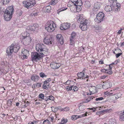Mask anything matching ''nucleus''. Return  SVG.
Here are the masks:
<instances>
[{
  "instance_id": "37998d69",
  "label": "nucleus",
  "mask_w": 124,
  "mask_h": 124,
  "mask_svg": "<svg viewBox=\"0 0 124 124\" xmlns=\"http://www.w3.org/2000/svg\"><path fill=\"white\" fill-rule=\"evenodd\" d=\"M42 124H50V121L47 119L44 121Z\"/></svg>"
},
{
  "instance_id": "f257e3e1",
  "label": "nucleus",
  "mask_w": 124,
  "mask_h": 124,
  "mask_svg": "<svg viewBox=\"0 0 124 124\" xmlns=\"http://www.w3.org/2000/svg\"><path fill=\"white\" fill-rule=\"evenodd\" d=\"M14 8L10 6L6 9L5 12L4 14V19L7 21H10L12 17Z\"/></svg>"
},
{
  "instance_id": "c03bdc74",
  "label": "nucleus",
  "mask_w": 124,
  "mask_h": 124,
  "mask_svg": "<svg viewBox=\"0 0 124 124\" xmlns=\"http://www.w3.org/2000/svg\"><path fill=\"white\" fill-rule=\"evenodd\" d=\"M23 82L26 83H30L31 82V80L30 79H24L23 80Z\"/></svg>"
},
{
  "instance_id": "aec40b11",
  "label": "nucleus",
  "mask_w": 124,
  "mask_h": 124,
  "mask_svg": "<svg viewBox=\"0 0 124 124\" xmlns=\"http://www.w3.org/2000/svg\"><path fill=\"white\" fill-rule=\"evenodd\" d=\"M77 18L78 19L77 21L79 23H81L84 21L85 20V19L83 18L82 14L78 15L77 17Z\"/></svg>"
},
{
  "instance_id": "09e8293b",
  "label": "nucleus",
  "mask_w": 124,
  "mask_h": 124,
  "mask_svg": "<svg viewBox=\"0 0 124 124\" xmlns=\"http://www.w3.org/2000/svg\"><path fill=\"white\" fill-rule=\"evenodd\" d=\"M87 116L86 114H84L82 115H80V116L77 115V116H78V118H81L82 117L84 116Z\"/></svg>"
},
{
  "instance_id": "f3484780",
  "label": "nucleus",
  "mask_w": 124,
  "mask_h": 124,
  "mask_svg": "<svg viewBox=\"0 0 124 124\" xmlns=\"http://www.w3.org/2000/svg\"><path fill=\"white\" fill-rule=\"evenodd\" d=\"M14 46H13V52L14 53H16L19 49L20 47L18 44H13Z\"/></svg>"
},
{
  "instance_id": "7c9ffc66",
  "label": "nucleus",
  "mask_w": 124,
  "mask_h": 124,
  "mask_svg": "<svg viewBox=\"0 0 124 124\" xmlns=\"http://www.w3.org/2000/svg\"><path fill=\"white\" fill-rule=\"evenodd\" d=\"M22 35L23 38L26 37L28 36V35L29 36L30 34L29 33H28L27 32H24L22 33Z\"/></svg>"
},
{
  "instance_id": "f03ea898",
  "label": "nucleus",
  "mask_w": 124,
  "mask_h": 124,
  "mask_svg": "<svg viewBox=\"0 0 124 124\" xmlns=\"http://www.w3.org/2000/svg\"><path fill=\"white\" fill-rule=\"evenodd\" d=\"M36 49L38 53L41 54H44L47 51V49L43 44H37L36 45Z\"/></svg>"
},
{
  "instance_id": "ea45409f",
  "label": "nucleus",
  "mask_w": 124,
  "mask_h": 124,
  "mask_svg": "<svg viewBox=\"0 0 124 124\" xmlns=\"http://www.w3.org/2000/svg\"><path fill=\"white\" fill-rule=\"evenodd\" d=\"M44 95L43 93L39 94V98L41 99H44Z\"/></svg>"
},
{
  "instance_id": "4468645a",
  "label": "nucleus",
  "mask_w": 124,
  "mask_h": 124,
  "mask_svg": "<svg viewBox=\"0 0 124 124\" xmlns=\"http://www.w3.org/2000/svg\"><path fill=\"white\" fill-rule=\"evenodd\" d=\"M52 38H48L46 37L44 39L43 42L45 44L47 45H50L52 44L51 41Z\"/></svg>"
},
{
  "instance_id": "603ef678",
  "label": "nucleus",
  "mask_w": 124,
  "mask_h": 124,
  "mask_svg": "<svg viewBox=\"0 0 124 124\" xmlns=\"http://www.w3.org/2000/svg\"><path fill=\"white\" fill-rule=\"evenodd\" d=\"M73 81H71L70 80H68L66 82V85H70V82H73Z\"/></svg>"
},
{
  "instance_id": "f8f14e48",
  "label": "nucleus",
  "mask_w": 124,
  "mask_h": 124,
  "mask_svg": "<svg viewBox=\"0 0 124 124\" xmlns=\"http://www.w3.org/2000/svg\"><path fill=\"white\" fill-rule=\"evenodd\" d=\"M116 1L113 2L110 4V5L113 6L114 9H115L116 11H117L118 8L120 7V5L119 3H116Z\"/></svg>"
},
{
  "instance_id": "2eb2a0df",
  "label": "nucleus",
  "mask_w": 124,
  "mask_h": 124,
  "mask_svg": "<svg viewBox=\"0 0 124 124\" xmlns=\"http://www.w3.org/2000/svg\"><path fill=\"white\" fill-rule=\"evenodd\" d=\"M39 79V77L36 74H33L31 76V79L34 82L38 81Z\"/></svg>"
},
{
  "instance_id": "a18cd8bd",
  "label": "nucleus",
  "mask_w": 124,
  "mask_h": 124,
  "mask_svg": "<svg viewBox=\"0 0 124 124\" xmlns=\"http://www.w3.org/2000/svg\"><path fill=\"white\" fill-rule=\"evenodd\" d=\"M7 105L8 106H10L12 105V102L10 100L8 101L7 103Z\"/></svg>"
},
{
  "instance_id": "13d9d810",
  "label": "nucleus",
  "mask_w": 124,
  "mask_h": 124,
  "mask_svg": "<svg viewBox=\"0 0 124 124\" xmlns=\"http://www.w3.org/2000/svg\"><path fill=\"white\" fill-rule=\"evenodd\" d=\"M107 111L106 110H103L101 111H100L99 112H98V113H103L104 112H106Z\"/></svg>"
},
{
  "instance_id": "20e7f679",
  "label": "nucleus",
  "mask_w": 124,
  "mask_h": 124,
  "mask_svg": "<svg viewBox=\"0 0 124 124\" xmlns=\"http://www.w3.org/2000/svg\"><path fill=\"white\" fill-rule=\"evenodd\" d=\"M38 53L36 52H32L31 54V59L33 61H37L42 57L43 55L44 54H41Z\"/></svg>"
},
{
  "instance_id": "a19ab883",
  "label": "nucleus",
  "mask_w": 124,
  "mask_h": 124,
  "mask_svg": "<svg viewBox=\"0 0 124 124\" xmlns=\"http://www.w3.org/2000/svg\"><path fill=\"white\" fill-rule=\"evenodd\" d=\"M93 98H95V97L93 96H89L86 99L88 102L92 100L93 99Z\"/></svg>"
},
{
  "instance_id": "2f4dec72",
  "label": "nucleus",
  "mask_w": 124,
  "mask_h": 124,
  "mask_svg": "<svg viewBox=\"0 0 124 124\" xmlns=\"http://www.w3.org/2000/svg\"><path fill=\"white\" fill-rule=\"evenodd\" d=\"M68 120L66 118H62L61 123L62 124H65L67 122Z\"/></svg>"
},
{
  "instance_id": "72a5a7b5",
  "label": "nucleus",
  "mask_w": 124,
  "mask_h": 124,
  "mask_svg": "<svg viewBox=\"0 0 124 124\" xmlns=\"http://www.w3.org/2000/svg\"><path fill=\"white\" fill-rule=\"evenodd\" d=\"M51 6L49 5L47 6L46 7V11L47 12H50L51 9Z\"/></svg>"
},
{
  "instance_id": "4c0bfd02",
  "label": "nucleus",
  "mask_w": 124,
  "mask_h": 124,
  "mask_svg": "<svg viewBox=\"0 0 124 124\" xmlns=\"http://www.w3.org/2000/svg\"><path fill=\"white\" fill-rule=\"evenodd\" d=\"M110 83L107 82L105 84V86H106V88L108 89L110 87Z\"/></svg>"
},
{
  "instance_id": "a878e982",
  "label": "nucleus",
  "mask_w": 124,
  "mask_h": 124,
  "mask_svg": "<svg viewBox=\"0 0 124 124\" xmlns=\"http://www.w3.org/2000/svg\"><path fill=\"white\" fill-rule=\"evenodd\" d=\"M109 124H116L117 122L115 119H110L109 121Z\"/></svg>"
},
{
  "instance_id": "39448f33",
  "label": "nucleus",
  "mask_w": 124,
  "mask_h": 124,
  "mask_svg": "<svg viewBox=\"0 0 124 124\" xmlns=\"http://www.w3.org/2000/svg\"><path fill=\"white\" fill-rule=\"evenodd\" d=\"M94 20L96 22L99 23L104 20L105 15L103 12H101L97 14Z\"/></svg>"
},
{
  "instance_id": "6ab92c4d",
  "label": "nucleus",
  "mask_w": 124,
  "mask_h": 124,
  "mask_svg": "<svg viewBox=\"0 0 124 124\" xmlns=\"http://www.w3.org/2000/svg\"><path fill=\"white\" fill-rule=\"evenodd\" d=\"M114 9L113 6L111 5H106L105 8V10L107 12L110 11Z\"/></svg>"
},
{
  "instance_id": "9d476101",
  "label": "nucleus",
  "mask_w": 124,
  "mask_h": 124,
  "mask_svg": "<svg viewBox=\"0 0 124 124\" xmlns=\"http://www.w3.org/2000/svg\"><path fill=\"white\" fill-rule=\"evenodd\" d=\"M31 39L30 36H28L23 39V43L25 45H26L31 42Z\"/></svg>"
},
{
  "instance_id": "1a4fd4ad",
  "label": "nucleus",
  "mask_w": 124,
  "mask_h": 124,
  "mask_svg": "<svg viewBox=\"0 0 124 124\" xmlns=\"http://www.w3.org/2000/svg\"><path fill=\"white\" fill-rule=\"evenodd\" d=\"M39 26V25L37 23H36L33 24V26L30 25L27 27L28 29L32 31H35L38 29Z\"/></svg>"
},
{
  "instance_id": "3c124183",
  "label": "nucleus",
  "mask_w": 124,
  "mask_h": 124,
  "mask_svg": "<svg viewBox=\"0 0 124 124\" xmlns=\"http://www.w3.org/2000/svg\"><path fill=\"white\" fill-rule=\"evenodd\" d=\"M107 71L106 72V73L108 74L111 75L112 73V71L111 70H106Z\"/></svg>"
},
{
  "instance_id": "5701e85b",
  "label": "nucleus",
  "mask_w": 124,
  "mask_h": 124,
  "mask_svg": "<svg viewBox=\"0 0 124 124\" xmlns=\"http://www.w3.org/2000/svg\"><path fill=\"white\" fill-rule=\"evenodd\" d=\"M79 27L83 31H85L87 28V25L83 26V25H82V24H80Z\"/></svg>"
},
{
  "instance_id": "ddd939ff",
  "label": "nucleus",
  "mask_w": 124,
  "mask_h": 124,
  "mask_svg": "<svg viewBox=\"0 0 124 124\" xmlns=\"http://www.w3.org/2000/svg\"><path fill=\"white\" fill-rule=\"evenodd\" d=\"M76 36V33L74 32H72L71 34V37L70 38V45H73L74 44V40Z\"/></svg>"
},
{
  "instance_id": "c9c22d12",
  "label": "nucleus",
  "mask_w": 124,
  "mask_h": 124,
  "mask_svg": "<svg viewBox=\"0 0 124 124\" xmlns=\"http://www.w3.org/2000/svg\"><path fill=\"white\" fill-rule=\"evenodd\" d=\"M88 22V21L87 20H85L84 21L80 23V24L83 25V26L85 25H87V24Z\"/></svg>"
},
{
  "instance_id": "6e6d98bb",
  "label": "nucleus",
  "mask_w": 124,
  "mask_h": 124,
  "mask_svg": "<svg viewBox=\"0 0 124 124\" xmlns=\"http://www.w3.org/2000/svg\"><path fill=\"white\" fill-rule=\"evenodd\" d=\"M122 54V53H119L117 54H116V58H118V57Z\"/></svg>"
},
{
  "instance_id": "a211bd4d",
  "label": "nucleus",
  "mask_w": 124,
  "mask_h": 124,
  "mask_svg": "<svg viewBox=\"0 0 124 124\" xmlns=\"http://www.w3.org/2000/svg\"><path fill=\"white\" fill-rule=\"evenodd\" d=\"M100 3L99 2H96L95 3L93 8V10L95 12L97 11L100 9Z\"/></svg>"
},
{
  "instance_id": "49530a36",
  "label": "nucleus",
  "mask_w": 124,
  "mask_h": 124,
  "mask_svg": "<svg viewBox=\"0 0 124 124\" xmlns=\"http://www.w3.org/2000/svg\"><path fill=\"white\" fill-rule=\"evenodd\" d=\"M49 100H51L52 101H54V97L52 95H50L48 96Z\"/></svg>"
},
{
  "instance_id": "0eeeda50",
  "label": "nucleus",
  "mask_w": 124,
  "mask_h": 124,
  "mask_svg": "<svg viewBox=\"0 0 124 124\" xmlns=\"http://www.w3.org/2000/svg\"><path fill=\"white\" fill-rule=\"evenodd\" d=\"M70 27V24L69 23H64L61 25L60 29L62 30H65L69 28Z\"/></svg>"
},
{
  "instance_id": "bf43d9fd",
  "label": "nucleus",
  "mask_w": 124,
  "mask_h": 124,
  "mask_svg": "<svg viewBox=\"0 0 124 124\" xmlns=\"http://www.w3.org/2000/svg\"><path fill=\"white\" fill-rule=\"evenodd\" d=\"M51 79L50 78H47V79L45 81H47V83L48 84H49V83L51 81Z\"/></svg>"
},
{
  "instance_id": "6e6552de",
  "label": "nucleus",
  "mask_w": 124,
  "mask_h": 124,
  "mask_svg": "<svg viewBox=\"0 0 124 124\" xmlns=\"http://www.w3.org/2000/svg\"><path fill=\"white\" fill-rule=\"evenodd\" d=\"M13 44H12L11 46L8 47L7 49L6 53L7 55L8 56H11L12 54L13 50Z\"/></svg>"
},
{
  "instance_id": "393cba45",
  "label": "nucleus",
  "mask_w": 124,
  "mask_h": 124,
  "mask_svg": "<svg viewBox=\"0 0 124 124\" xmlns=\"http://www.w3.org/2000/svg\"><path fill=\"white\" fill-rule=\"evenodd\" d=\"M22 53L23 54L28 55L29 54V52L27 50L23 49L22 50Z\"/></svg>"
},
{
  "instance_id": "e2e57ef3",
  "label": "nucleus",
  "mask_w": 124,
  "mask_h": 124,
  "mask_svg": "<svg viewBox=\"0 0 124 124\" xmlns=\"http://www.w3.org/2000/svg\"><path fill=\"white\" fill-rule=\"evenodd\" d=\"M88 102V101H87V99H85L82 102V103H87Z\"/></svg>"
},
{
  "instance_id": "774afa93",
  "label": "nucleus",
  "mask_w": 124,
  "mask_h": 124,
  "mask_svg": "<svg viewBox=\"0 0 124 124\" xmlns=\"http://www.w3.org/2000/svg\"><path fill=\"white\" fill-rule=\"evenodd\" d=\"M99 63L100 64H104L103 61L102 60L100 61H99Z\"/></svg>"
},
{
  "instance_id": "c85d7f7f",
  "label": "nucleus",
  "mask_w": 124,
  "mask_h": 124,
  "mask_svg": "<svg viewBox=\"0 0 124 124\" xmlns=\"http://www.w3.org/2000/svg\"><path fill=\"white\" fill-rule=\"evenodd\" d=\"M57 0H52L50 2V4L52 5H54L56 4L58 2Z\"/></svg>"
},
{
  "instance_id": "338daca9",
  "label": "nucleus",
  "mask_w": 124,
  "mask_h": 124,
  "mask_svg": "<svg viewBox=\"0 0 124 124\" xmlns=\"http://www.w3.org/2000/svg\"><path fill=\"white\" fill-rule=\"evenodd\" d=\"M106 77H107V76H106V75H104V76H101V79H104L105 78H106Z\"/></svg>"
},
{
  "instance_id": "c756f323",
  "label": "nucleus",
  "mask_w": 124,
  "mask_h": 124,
  "mask_svg": "<svg viewBox=\"0 0 124 124\" xmlns=\"http://www.w3.org/2000/svg\"><path fill=\"white\" fill-rule=\"evenodd\" d=\"M10 1V0H2L1 2L3 5H5L8 4Z\"/></svg>"
},
{
  "instance_id": "9b49d317",
  "label": "nucleus",
  "mask_w": 124,
  "mask_h": 124,
  "mask_svg": "<svg viewBox=\"0 0 124 124\" xmlns=\"http://www.w3.org/2000/svg\"><path fill=\"white\" fill-rule=\"evenodd\" d=\"M57 40L58 42L61 45H62L63 43V36L61 34H58L56 36Z\"/></svg>"
},
{
  "instance_id": "dca6fc26",
  "label": "nucleus",
  "mask_w": 124,
  "mask_h": 124,
  "mask_svg": "<svg viewBox=\"0 0 124 124\" xmlns=\"http://www.w3.org/2000/svg\"><path fill=\"white\" fill-rule=\"evenodd\" d=\"M60 66L59 64L53 62L50 65L51 68L53 69H58Z\"/></svg>"
},
{
  "instance_id": "de8ad7c7",
  "label": "nucleus",
  "mask_w": 124,
  "mask_h": 124,
  "mask_svg": "<svg viewBox=\"0 0 124 124\" xmlns=\"http://www.w3.org/2000/svg\"><path fill=\"white\" fill-rule=\"evenodd\" d=\"M103 99L104 98L103 97H101L96 98L95 99V100L96 101H101L103 100Z\"/></svg>"
},
{
  "instance_id": "e433bc0d",
  "label": "nucleus",
  "mask_w": 124,
  "mask_h": 124,
  "mask_svg": "<svg viewBox=\"0 0 124 124\" xmlns=\"http://www.w3.org/2000/svg\"><path fill=\"white\" fill-rule=\"evenodd\" d=\"M39 75L42 78H46L47 76V75H45L44 73L42 72L39 73Z\"/></svg>"
},
{
  "instance_id": "b1692460",
  "label": "nucleus",
  "mask_w": 124,
  "mask_h": 124,
  "mask_svg": "<svg viewBox=\"0 0 124 124\" xmlns=\"http://www.w3.org/2000/svg\"><path fill=\"white\" fill-rule=\"evenodd\" d=\"M78 78L81 79H83V77L84 76V74L83 72H80L78 73Z\"/></svg>"
},
{
  "instance_id": "8fccbe9b",
  "label": "nucleus",
  "mask_w": 124,
  "mask_h": 124,
  "mask_svg": "<svg viewBox=\"0 0 124 124\" xmlns=\"http://www.w3.org/2000/svg\"><path fill=\"white\" fill-rule=\"evenodd\" d=\"M69 110V107H66L62 109V110L65 111H67Z\"/></svg>"
},
{
  "instance_id": "69168bd1",
  "label": "nucleus",
  "mask_w": 124,
  "mask_h": 124,
  "mask_svg": "<svg viewBox=\"0 0 124 124\" xmlns=\"http://www.w3.org/2000/svg\"><path fill=\"white\" fill-rule=\"evenodd\" d=\"M23 59H27V55H24V54H23Z\"/></svg>"
},
{
  "instance_id": "58836bf2",
  "label": "nucleus",
  "mask_w": 124,
  "mask_h": 124,
  "mask_svg": "<svg viewBox=\"0 0 124 124\" xmlns=\"http://www.w3.org/2000/svg\"><path fill=\"white\" fill-rule=\"evenodd\" d=\"M78 118L77 115H73L71 116V119L75 120Z\"/></svg>"
},
{
  "instance_id": "864d4df0",
  "label": "nucleus",
  "mask_w": 124,
  "mask_h": 124,
  "mask_svg": "<svg viewBox=\"0 0 124 124\" xmlns=\"http://www.w3.org/2000/svg\"><path fill=\"white\" fill-rule=\"evenodd\" d=\"M17 12L19 14L18 15V16H21L22 15L23 12L21 10L18 11Z\"/></svg>"
},
{
  "instance_id": "473e14b6",
  "label": "nucleus",
  "mask_w": 124,
  "mask_h": 124,
  "mask_svg": "<svg viewBox=\"0 0 124 124\" xmlns=\"http://www.w3.org/2000/svg\"><path fill=\"white\" fill-rule=\"evenodd\" d=\"M73 86L72 85L70 86H67L66 87V89L67 91H68L72 90V88L73 87Z\"/></svg>"
},
{
  "instance_id": "bb28decb",
  "label": "nucleus",
  "mask_w": 124,
  "mask_h": 124,
  "mask_svg": "<svg viewBox=\"0 0 124 124\" xmlns=\"http://www.w3.org/2000/svg\"><path fill=\"white\" fill-rule=\"evenodd\" d=\"M119 117L120 121H124V111L123 113L120 114Z\"/></svg>"
},
{
  "instance_id": "0e129e2a",
  "label": "nucleus",
  "mask_w": 124,
  "mask_h": 124,
  "mask_svg": "<svg viewBox=\"0 0 124 124\" xmlns=\"http://www.w3.org/2000/svg\"><path fill=\"white\" fill-rule=\"evenodd\" d=\"M109 2H110V4L112 3L113 2L116 1V0H108Z\"/></svg>"
},
{
  "instance_id": "cd10ccee",
  "label": "nucleus",
  "mask_w": 124,
  "mask_h": 124,
  "mask_svg": "<svg viewBox=\"0 0 124 124\" xmlns=\"http://www.w3.org/2000/svg\"><path fill=\"white\" fill-rule=\"evenodd\" d=\"M94 29L96 30L100 31L101 30L102 28L101 26L95 25L94 26Z\"/></svg>"
},
{
  "instance_id": "680f3d73",
  "label": "nucleus",
  "mask_w": 124,
  "mask_h": 124,
  "mask_svg": "<svg viewBox=\"0 0 124 124\" xmlns=\"http://www.w3.org/2000/svg\"><path fill=\"white\" fill-rule=\"evenodd\" d=\"M108 94L109 95H114L115 94V93H112L111 92H108Z\"/></svg>"
},
{
  "instance_id": "423d86ee",
  "label": "nucleus",
  "mask_w": 124,
  "mask_h": 124,
  "mask_svg": "<svg viewBox=\"0 0 124 124\" xmlns=\"http://www.w3.org/2000/svg\"><path fill=\"white\" fill-rule=\"evenodd\" d=\"M23 6L25 8L28 9L33 7L35 4L34 0L32 1H24L23 2Z\"/></svg>"
},
{
  "instance_id": "4d7b16f0",
  "label": "nucleus",
  "mask_w": 124,
  "mask_h": 124,
  "mask_svg": "<svg viewBox=\"0 0 124 124\" xmlns=\"http://www.w3.org/2000/svg\"><path fill=\"white\" fill-rule=\"evenodd\" d=\"M96 108H89V109H90V110L93 111V112H95L96 110Z\"/></svg>"
},
{
  "instance_id": "4be33fe9",
  "label": "nucleus",
  "mask_w": 124,
  "mask_h": 124,
  "mask_svg": "<svg viewBox=\"0 0 124 124\" xmlns=\"http://www.w3.org/2000/svg\"><path fill=\"white\" fill-rule=\"evenodd\" d=\"M71 1L74 4V5L75 6H77L78 5H77L76 4L79 6L80 5L78 4V3L80 2H81V0H71Z\"/></svg>"
},
{
  "instance_id": "7ed1b4c3",
  "label": "nucleus",
  "mask_w": 124,
  "mask_h": 124,
  "mask_svg": "<svg viewBox=\"0 0 124 124\" xmlns=\"http://www.w3.org/2000/svg\"><path fill=\"white\" fill-rule=\"evenodd\" d=\"M55 24L52 21L47 22L45 27V29L48 32H52L56 27Z\"/></svg>"
},
{
  "instance_id": "5fc2aeb1",
  "label": "nucleus",
  "mask_w": 124,
  "mask_h": 124,
  "mask_svg": "<svg viewBox=\"0 0 124 124\" xmlns=\"http://www.w3.org/2000/svg\"><path fill=\"white\" fill-rule=\"evenodd\" d=\"M78 89V88L77 86H74L73 87V90L74 91V92L77 91Z\"/></svg>"
},
{
  "instance_id": "052dcab7",
  "label": "nucleus",
  "mask_w": 124,
  "mask_h": 124,
  "mask_svg": "<svg viewBox=\"0 0 124 124\" xmlns=\"http://www.w3.org/2000/svg\"><path fill=\"white\" fill-rule=\"evenodd\" d=\"M107 70L105 69H102L101 70V71L102 72L106 73Z\"/></svg>"
},
{
  "instance_id": "79ce46f5",
  "label": "nucleus",
  "mask_w": 124,
  "mask_h": 124,
  "mask_svg": "<svg viewBox=\"0 0 124 124\" xmlns=\"http://www.w3.org/2000/svg\"><path fill=\"white\" fill-rule=\"evenodd\" d=\"M79 109L80 111H82L85 109L84 106H80L79 107Z\"/></svg>"
},
{
  "instance_id": "f704fd0d",
  "label": "nucleus",
  "mask_w": 124,
  "mask_h": 124,
  "mask_svg": "<svg viewBox=\"0 0 124 124\" xmlns=\"http://www.w3.org/2000/svg\"><path fill=\"white\" fill-rule=\"evenodd\" d=\"M5 10L3 7H0V13H4L5 12Z\"/></svg>"
},
{
  "instance_id": "412c9836",
  "label": "nucleus",
  "mask_w": 124,
  "mask_h": 124,
  "mask_svg": "<svg viewBox=\"0 0 124 124\" xmlns=\"http://www.w3.org/2000/svg\"><path fill=\"white\" fill-rule=\"evenodd\" d=\"M49 84H48L47 81H45L44 82V84L43 85V88L44 89L47 90L48 89Z\"/></svg>"
}]
</instances>
